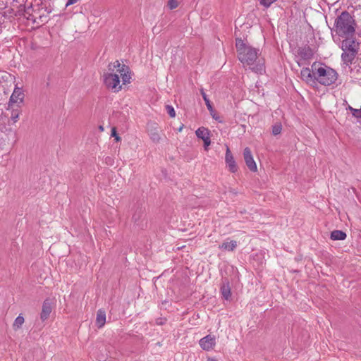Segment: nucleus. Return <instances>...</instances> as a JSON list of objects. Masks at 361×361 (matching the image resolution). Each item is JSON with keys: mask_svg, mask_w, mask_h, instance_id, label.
<instances>
[{"mask_svg": "<svg viewBox=\"0 0 361 361\" xmlns=\"http://www.w3.org/2000/svg\"><path fill=\"white\" fill-rule=\"evenodd\" d=\"M120 78L123 85L130 82L131 71L129 66L121 63L119 61L110 63L108 65L107 71L103 75V82L106 87L113 92L121 90Z\"/></svg>", "mask_w": 361, "mask_h": 361, "instance_id": "nucleus-1", "label": "nucleus"}, {"mask_svg": "<svg viewBox=\"0 0 361 361\" xmlns=\"http://www.w3.org/2000/svg\"><path fill=\"white\" fill-rule=\"evenodd\" d=\"M235 47L239 61L244 66H248L252 71L262 73L264 63L258 59L259 50L247 44L239 38L235 40Z\"/></svg>", "mask_w": 361, "mask_h": 361, "instance_id": "nucleus-2", "label": "nucleus"}, {"mask_svg": "<svg viewBox=\"0 0 361 361\" xmlns=\"http://www.w3.org/2000/svg\"><path fill=\"white\" fill-rule=\"evenodd\" d=\"M356 23L348 12L343 11L335 20L334 31L341 37L355 36Z\"/></svg>", "mask_w": 361, "mask_h": 361, "instance_id": "nucleus-3", "label": "nucleus"}, {"mask_svg": "<svg viewBox=\"0 0 361 361\" xmlns=\"http://www.w3.org/2000/svg\"><path fill=\"white\" fill-rule=\"evenodd\" d=\"M312 68L316 77V83L329 86L334 84L338 79V73L333 68L324 63L314 62Z\"/></svg>", "mask_w": 361, "mask_h": 361, "instance_id": "nucleus-4", "label": "nucleus"}, {"mask_svg": "<svg viewBox=\"0 0 361 361\" xmlns=\"http://www.w3.org/2000/svg\"><path fill=\"white\" fill-rule=\"evenodd\" d=\"M24 92L21 87L16 85L14 90L10 97L8 104V108L21 106L24 100Z\"/></svg>", "mask_w": 361, "mask_h": 361, "instance_id": "nucleus-5", "label": "nucleus"}, {"mask_svg": "<svg viewBox=\"0 0 361 361\" xmlns=\"http://www.w3.org/2000/svg\"><path fill=\"white\" fill-rule=\"evenodd\" d=\"M301 79L307 84L314 86L316 85V77L314 71L311 68H303L300 71Z\"/></svg>", "mask_w": 361, "mask_h": 361, "instance_id": "nucleus-6", "label": "nucleus"}, {"mask_svg": "<svg viewBox=\"0 0 361 361\" xmlns=\"http://www.w3.org/2000/svg\"><path fill=\"white\" fill-rule=\"evenodd\" d=\"M344 39L342 42V50L343 51H354L357 53L358 44L355 42V37H343Z\"/></svg>", "mask_w": 361, "mask_h": 361, "instance_id": "nucleus-7", "label": "nucleus"}, {"mask_svg": "<svg viewBox=\"0 0 361 361\" xmlns=\"http://www.w3.org/2000/svg\"><path fill=\"white\" fill-rule=\"evenodd\" d=\"M199 344L204 350L209 351L212 350L216 345L215 337L209 334L201 338L199 341Z\"/></svg>", "mask_w": 361, "mask_h": 361, "instance_id": "nucleus-8", "label": "nucleus"}, {"mask_svg": "<svg viewBox=\"0 0 361 361\" xmlns=\"http://www.w3.org/2000/svg\"><path fill=\"white\" fill-rule=\"evenodd\" d=\"M243 157L247 168L253 172L257 169L256 163L253 159L251 150L249 147H245L243 151Z\"/></svg>", "mask_w": 361, "mask_h": 361, "instance_id": "nucleus-9", "label": "nucleus"}, {"mask_svg": "<svg viewBox=\"0 0 361 361\" xmlns=\"http://www.w3.org/2000/svg\"><path fill=\"white\" fill-rule=\"evenodd\" d=\"M220 291L222 295V297L228 300L231 297V290L230 281L228 278H224L221 280Z\"/></svg>", "mask_w": 361, "mask_h": 361, "instance_id": "nucleus-10", "label": "nucleus"}, {"mask_svg": "<svg viewBox=\"0 0 361 361\" xmlns=\"http://www.w3.org/2000/svg\"><path fill=\"white\" fill-rule=\"evenodd\" d=\"M52 311L51 302L49 299H46L42 305V312L40 314V319L45 321L49 317Z\"/></svg>", "mask_w": 361, "mask_h": 361, "instance_id": "nucleus-11", "label": "nucleus"}, {"mask_svg": "<svg viewBox=\"0 0 361 361\" xmlns=\"http://www.w3.org/2000/svg\"><path fill=\"white\" fill-rule=\"evenodd\" d=\"M225 159H226V162L229 168V171L232 173H235L237 171L238 168L235 164L234 158H233L228 147H227V149H226Z\"/></svg>", "mask_w": 361, "mask_h": 361, "instance_id": "nucleus-12", "label": "nucleus"}, {"mask_svg": "<svg viewBox=\"0 0 361 361\" xmlns=\"http://www.w3.org/2000/svg\"><path fill=\"white\" fill-rule=\"evenodd\" d=\"M106 323V312L104 310L99 309L97 312L96 325L98 328H102Z\"/></svg>", "mask_w": 361, "mask_h": 361, "instance_id": "nucleus-13", "label": "nucleus"}, {"mask_svg": "<svg viewBox=\"0 0 361 361\" xmlns=\"http://www.w3.org/2000/svg\"><path fill=\"white\" fill-rule=\"evenodd\" d=\"M148 133H149L150 139L154 142H159L160 141L161 137L159 135V130H158L157 127L154 126H149Z\"/></svg>", "mask_w": 361, "mask_h": 361, "instance_id": "nucleus-14", "label": "nucleus"}, {"mask_svg": "<svg viewBox=\"0 0 361 361\" xmlns=\"http://www.w3.org/2000/svg\"><path fill=\"white\" fill-rule=\"evenodd\" d=\"M356 54L357 53H355L354 51H343L341 55L342 61L347 65L350 64L354 60Z\"/></svg>", "mask_w": 361, "mask_h": 361, "instance_id": "nucleus-15", "label": "nucleus"}, {"mask_svg": "<svg viewBox=\"0 0 361 361\" xmlns=\"http://www.w3.org/2000/svg\"><path fill=\"white\" fill-rule=\"evenodd\" d=\"M237 247V242L235 240H230L228 242H224L219 245V249L226 251H233Z\"/></svg>", "mask_w": 361, "mask_h": 361, "instance_id": "nucleus-16", "label": "nucleus"}, {"mask_svg": "<svg viewBox=\"0 0 361 361\" xmlns=\"http://www.w3.org/2000/svg\"><path fill=\"white\" fill-rule=\"evenodd\" d=\"M195 134L198 138L202 140H206L210 137L209 130L204 127L199 128L196 130Z\"/></svg>", "mask_w": 361, "mask_h": 361, "instance_id": "nucleus-17", "label": "nucleus"}, {"mask_svg": "<svg viewBox=\"0 0 361 361\" xmlns=\"http://www.w3.org/2000/svg\"><path fill=\"white\" fill-rule=\"evenodd\" d=\"M20 108L21 106L7 108V110L11 111V120L13 123H16L18 121L19 116L20 114Z\"/></svg>", "mask_w": 361, "mask_h": 361, "instance_id": "nucleus-18", "label": "nucleus"}, {"mask_svg": "<svg viewBox=\"0 0 361 361\" xmlns=\"http://www.w3.org/2000/svg\"><path fill=\"white\" fill-rule=\"evenodd\" d=\"M346 236V233L340 230H334L331 233V239L334 240H343Z\"/></svg>", "mask_w": 361, "mask_h": 361, "instance_id": "nucleus-19", "label": "nucleus"}, {"mask_svg": "<svg viewBox=\"0 0 361 361\" xmlns=\"http://www.w3.org/2000/svg\"><path fill=\"white\" fill-rule=\"evenodd\" d=\"M300 56L303 59H310L313 56V52L312 51L311 49H310L309 47L307 48H304L302 49L300 52Z\"/></svg>", "mask_w": 361, "mask_h": 361, "instance_id": "nucleus-20", "label": "nucleus"}, {"mask_svg": "<svg viewBox=\"0 0 361 361\" xmlns=\"http://www.w3.org/2000/svg\"><path fill=\"white\" fill-rule=\"evenodd\" d=\"M24 322H25L24 317L21 314L18 315L16 318V319L13 324V329L15 331H16V330L20 329L22 325L23 324Z\"/></svg>", "mask_w": 361, "mask_h": 361, "instance_id": "nucleus-21", "label": "nucleus"}, {"mask_svg": "<svg viewBox=\"0 0 361 361\" xmlns=\"http://www.w3.org/2000/svg\"><path fill=\"white\" fill-rule=\"evenodd\" d=\"M200 93L202 96L204 101L205 102V104L208 110L212 113L214 111L212 103L210 100L208 99L207 95L206 94L203 89L200 90Z\"/></svg>", "mask_w": 361, "mask_h": 361, "instance_id": "nucleus-22", "label": "nucleus"}, {"mask_svg": "<svg viewBox=\"0 0 361 361\" xmlns=\"http://www.w3.org/2000/svg\"><path fill=\"white\" fill-rule=\"evenodd\" d=\"M348 109L351 111L353 116L357 118H361V108L355 109L349 106Z\"/></svg>", "mask_w": 361, "mask_h": 361, "instance_id": "nucleus-23", "label": "nucleus"}, {"mask_svg": "<svg viewBox=\"0 0 361 361\" xmlns=\"http://www.w3.org/2000/svg\"><path fill=\"white\" fill-rule=\"evenodd\" d=\"M167 6L171 10L175 9L178 6V0H169Z\"/></svg>", "mask_w": 361, "mask_h": 361, "instance_id": "nucleus-24", "label": "nucleus"}, {"mask_svg": "<svg viewBox=\"0 0 361 361\" xmlns=\"http://www.w3.org/2000/svg\"><path fill=\"white\" fill-rule=\"evenodd\" d=\"M281 124H276L272 128V134L274 135H277L281 133Z\"/></svg>", "mask_w": 361, "mask_h": 361, "instance_id": "nucleus-25", "label": "nucleus"}, {"mask_svg": "<svg viewBox=\"0 0 361 361\" xmlns=\"http://www.w3.org/2000/svg\"><path fill=\"white\" fill-rule=\"evenodd\" d=\"M166 109L170 117L173 118L176 116V111L172 106L166 105Z\"/></svg>", "mask_w": 361, "mask_h": 361, "instance_id": "nucleus-26", "label": "nucleus"}, {"mask_svg": "<svg viewBox=\"0 0 361 361\" xmlns=\"http://www.w3.org/2000/svg\"><path fill=\"white\" fill-rule=\"evenodd\" d=\"M142 212H136L133 214L132 219L135 224H137L138 220L142 217Z\"/></svg>", "mask_w": 361, "mask_h": 361, "instance_id": "nucleus-27", "label": "nucleus"}, {"mask_svg": "<svg viewBox=\"0 0 361 361\" xmlns=\"http://www.w3.org/2000/svg\"><path fill=\"white\" fill-rule=\"evenodd\" d=\"M111 136L115 137L116 141L121 140V137L117 135L116 130L115 128H113L111 130Z\"/></svg>", "mask_w": 361, "mask_h": 361, "instance_id": "nucleus-28", "label": "nucleus"}, {"mask_svg": "<svg viewBox=\"0 0 361 361\" xmlns=\"http://www.w3.org/2000/svg\"><path fill=\"white\" fill-rule=\"evenodd\" d=\"M203 142L204 148L207 149V147L211 144L210 137L206 140H204Z\"/></svg>", "mask_w": 361, "mask_h": 361, "instance_id": "nucleus-29", "label": "nucleus"}, {"mask_svg": "<svg viewBox=\"0 0 361 361\" xmlns=\"http://www.w3.org/2000/svg\"><path fill=\"white\" fill-rule=\"evenodd\" d=\"M207 361H218V360L214 357H209Z\"/></svg>", "mask_w": 361, "mask_h": 361, "instance_id": "nucleus-30", "label": "nucleus"}, {"mask_svg": "<svg viewBox=\"0 0 361 361\" xmlns=\"http://www.w3.org/2000/svg\"><path fill=\"white\" fill-rule=\"evenodd\" d=\"M159 324H161L162 323L161 322V321H159Z\"/></svg>", "mask_w": 361, "mask_h": 361, "instance_id": "nucleus-31", "label": "nucleus"}, {"mask_svg": "<svg viewBox=\"0 0 361 361\" xmlns=\"http://www.w3.org/2000/svg\"><path fill=\"white\" fill-rule=\"evenodd\" d=\"M159 324H161L162 323L161 322V321H159Z\"/></svg>", "mask_w": 361, "mask_h": 361, "instance_id": "nucleus-32", "label": "nucleus"}]
</instances>
